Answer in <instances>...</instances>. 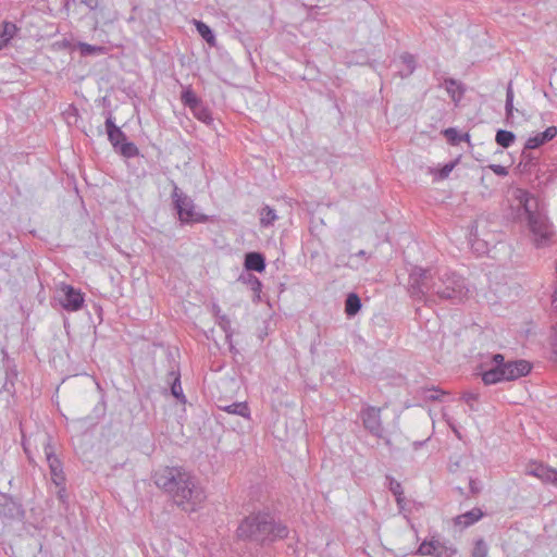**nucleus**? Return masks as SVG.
I'll use <instances>...</instances> for the list:
<instances>
[{
  "label": "nucleus",
  "mask_w": 557,
  "mask_h": 557,
  "mask_svg": "<svg viewBox=\"0 0 557 557\" xmlns=\"http://www.w3.org/2000/svg\"><path fill=\"white\" fill-rule=\"evenodd\" d=\"M506 116L509 119L513 115V89H512V82L508 83L507 90H506Z\"/></svg>",
  "instance_id": "nucleus-30"
},
{
  "label": "nucleus",
  "mask_w": 557,
  "mask_h": 557,
  "mask_svg": "<svg viewBox=\"0 0 557 557\" xmlns=\"http://www.w3.org/2000/svg\"><path fill=\"white\" fill-rule=\"evenodd\" d=\"M387 480L389 482L388 483L389 491L393 493L394 496H399L400 494H404V490H403L400 482L396 481L392 476H387Z\"/></svg>",
  "instance_id": "nucleus-34"
},
{
  "label": "nucleus",
  "mask_w": 557,
  "mask_h": 557,
  "mask_svg": "<svg viewBox=\"0 0 557 557\" xmlns=\"http://www.w3.org/2000/svg\"><path fill=\"white\" fill-rule=\"evenodd\" d=\"M422 444H423V442H414L413 443V448L418 449Z\"/></svg>",
  "instance_id": "nucleus-46"
},
{
  "label": "nucleus",
  "mask_w": 557,
  "mask_h": 557,
  "mask_svg": "<svg viewBox=\"0 0 557 557\" xmlns=\"http://www.w3.org/2000/svg\"><path fill=\"white\" fill-rule=\"evenodd\" d=\"M194 24L196 26L197 32L199 35L207 41V44L211 47L216 46V39L212 32V29L203 22L201 21H194Z\"/></svg>",
  "instance_id": "nucleus-19"
},
{
  "label": "nucleus",
  "mask_w": 557,
  "mask_h": 557,
  "mask_svg": "<svg viewBox=\"0 0 557 557\" xmlns=\"http://www.w3.org/2000/svg\"><path fill=\"white\" fill-rule=\"evenodd\" d=\"M440 86L445 88V90L450 96L455 104H458L461 101L466 91V88L462 85V83L454 78H445L443 84H441Z\"/></svg>",
  "instance_id": "nucleus-14"
},
{
  "label": "nucleus",
  "mask_w": 557,
  "mask_h": 557,
  "mask_svg": "<svg viewBox=\"0 0 557 557\" xmlns=\"http://www.w3.org/2000/svg\"><path fill=\"white\" fill-rule=\"evenodd\" d=\"M403 64L406 66L405 76H408L413 73L416 67L414 57L410 53H403L400 57Z\"/></svg>",
  "instance_id": "nucleus-31"
},
{
  "label": "nucleus",
  "mask_w": 557,
  "mask_h": 557,
  "mask_svg": "<svg viewBox=\"0 0 557 557\" xmlns=\"http://www.w3.org/2000/svg\"><path fill=\"white\" fill-rule=\"evenodd\" d=\"M470 491L472 494H476L480 491V486L478 485V482L475 480H470L469 482Z\"/></svg>",
  "instance_id": "nucleus-41"
},
{
  "label": "nucleus",
  "mask_w": 557,
  "mask_h": 557,
  "mask_svg": "<svg viewBox=\"0 0 557 557\" xmlns=\"http://www.w3.org/2000/svg\"><path fill=\"white\" fill-rule=\"evenodd\" d=\"M490 168L496 175L506 176L508 174V171L504 165L492 164Z\"/></svg>",
  "instance_id": "nucleus-39"
},
{
  "label": "nucleus",
  "mask_w": 557,
  "mask_h": 557,
  "mask_svg": "<svg viewBox=\"0 0 557 557\" xmlns=\"http://www.w3.org/2000/svg\"><path fill=\"white\" fill-rule=\"evenodd\" d=\"M173 186L172 198L181 222H207V215L196 212L194 201L188 196L184 195L176 184L173 183Z\"/></svg>",
  "instance_id": "nucleus-6"
},
{
  "label": "nucleus",
  "mask_w": 557,
  "mask_h": 557,
  "mask_svg": "<svg viewBox=\"0 0 557 557\" xmlns=\"http://www.w3.org/2000/svg\"><path fill=\"white\" fill-rule=\"evenodd\" d=\"M516 136L510 131L499 129L496 133L495 140L496 143L503 147L508 148L515 143Z\"/></svg>",
  "instance_id": "nucleus-24"
},
{
  "label": "nucleus",
  "mask_w": 557,
  "mask_h": 557,
  "mask_svg": "<svg viewBox=\"0 0 557 557\" xmlns=\"http://www.w3.org/2000/svg\"><path fill=\"white\" fill-rule=\"evenodd\" d=\"M45 455L50 469L52 482L57 486H62L65 481L62 463L59 460V458L54 455L53 448L49 441L45 444Z\"/></svg>",
  "instance_id": "nucleus-9"
},
{
  "label": "nucleus",
  "mask_w": 557,
  "mask_h": 557,
  "mask_svg": "<svg viewBox=\"0 0 557 557\" xmlns=\"http://www.w3.org/2000/svg\"><path fill=\"white\" fill-rule=\"evenodd\" d=\"M106 128L108 138L115 150L126 158H134L138 156L139 150L135 144L126 140V135L114 124L113 117L110 114L106 120Z\"/></svg>",
  "instance_id": "nucleus-7"
},
{
  "label": "nucleus",
  "mask_w": 557,
  "mask_h": 557,
  "mask_svg": "<svg viewBox=\"0 0 557 557\" xmlns=\"http://www.w3.org/2000/svg\"><path fill=\"white\" fill-rule=\"evenodd\" d=\"M64 493H65V488H64V487H62V488L59 491V493H58V494H59V498H60L61 500H63V498H64Z\"/></svg>",
  "instance_id": "nucleus-44"
},
{
  "label": "nucleus",
  "mask_w": 557,
  "mask_h": 557,
  "mask_svg": "<svg viewBox=\"0 0 557 557\" xmlns=\"http://www.w3.org/2000/svg\"><path fill=\"white\" fill-rule=\"evenodd\" d=\"M81 52L85 55L102 52V47L91 46L89 44H79Z\"/></svg>",
  "instance_id": "nucleus-35"
},
{
  "label": "nucleus",
  "mask_w": 557,
  "mask_h": 557,
  "mask_svg": "<svg viewBox=\"0 0 557 557\" xmlns=\"http://www.w3.org/2000/svg\"><path fill=\"white\" fill-rule=\"evenodd\" d=\"M445 392L436 387H421L417 391V396L425 401L440 400L441 396H443Z\"/></svg>",
  "instance_id": "nucleus-20"
},
{
  "label": "nucleus",
  "mask_w": 557,
  "mask_h": 557,
  "mask_svg": "<svg viewBox=\"0 0 557 557\" xmlns=\"http://www.w3.org/2000/svg\"><path fill=\"white\" fill-rule=\"evenodd\" d=\"M483 516V511L480 508L475 507L465 513L457 516L454 519V522L456 525L468 528L478 522Z\"/></svg>",
  "instance_id": "nucleus-16"
},
{
  "label": "nucleus",
  "mask_w": 557,
  "mask_h": 557,
  "mask_svg": "<svg viewBox=\"0 0 557 557\" xmlns=\"http://www.w3.org/2000/svg\"><path fill=\"white\" fill-rule=\"evenodd\" d=\"M227 413L249 418L250 410L246 403H234L224 407H221Z\"/></svg>",
  "instance_id": "nucleus-21"
},
{
  "label": "nucleus",
  "mask_w": 557,
  "mask_h": 557,
  "mask_svg": "<svg viewBox=\"0 0 557 557\" xmlns=\"http://www.w3.org/2000/svg\"><path fill=\"white\" fill-rule=\"evenodd\" d=\"M62 292L63 298L60 299V304L66 311H77L83 307L84 295L79 289L64 285Z\"/></svg>",
  "instance_id": "nucleus-10"
},
{
  "label": "nucleus",
  "mask_w": 557,
  "mask_h": 557,
  "mask_svg": "<svg viewBox=\"0 0 557 557\" xmlns=\"http://www.w3.org/2000/svg\"><path fill=\"white\" fill-rule=\"evenodd\" d=\"M23 515L21 505L11 496L0 493V517L16 518Z\"/></svg>",
  "instance_id": "nucleus-13"
},
{
  "label": "nucleus",
  "mask_w": 557,
  "mask_h": 557,
  "mask_svg": "<svg viewBox=\"0 0 557 557\" xmlns=\"http://www.w3.org/2000/svg\"><path fill=\"white\" fill-rule=\"evenodd\" d=\"M216 324L224 331L226 339L231 341L233 336L231 319L223 313L216 318Z\"/></svg>",
  "instance_id": "nucleus-29"
},
{
  "label": "nucleus",
  "mask_w": 557,
  "mask_h": 557,
  "mask_svg": "<svg viewBox=\"0 0 557 557\" xmlns=\"http://www.w3.org/2000/svg\"><path fill=\"white\" fill-rule=\"evenodd\" d=\"M363 428L373 436L382 438L384 428L381 419V408L366 406L360 411Z\"/></svg>",
  "instance_id": "nucleus-8"
},
{
  "label": "nucleus",
  "mask_w": 557,
  "mask_h": 557,
  "mask_svg": "<svg viewBox=\"0 0 557 557\" xmlns=\"http://www.w3.org/2000/svg\"><path fill=\"white\" fill-rule=\"evenodd\" d=\"M532 367L527 360H513L492 367L482 373V381L485 385L496 384L503 381H515L527 375Z\"/></svg>",
  "instance_id": "nucleus-5"
},
{
  "label": "nucleus",
  "mask_w": 557,
  "mask_h": 557,
  "mask_svg": "<svg viewBox=\"0 0 557 557\" xmlns=\"http://www.w3.org/2000/svg\"><path fill=\"white\" fill-rule=\"evenodd\" d=\"M557 136V127L549 126L544 132L537 133L534 136L528 138L524 149L522 151L523 158H527L525 150L536 149L544 144L553 140Z\"/></svg>",
  "instance_id": "nucleus-11"
},
{
  "label": "nucleus",
  "mask_w": 557,
  "mask_h": 557,
  "mask_svg": "<svg viewBox=\"0 0 557 557\" xmlns=\"http://www.w3.org/2000/svg\"><path fill=\"white\" fill-rule=\"evenodd\" d=\"M16 26L10 22H3L0 33V50L8 45L16 33Z\"/></svg>",
  "instance_id": "nucleus-22"
},
{
  "label": "nucleus",
  "mask_w": 557,
  "mask_h": 557,
  "mask_svg": "<svg viewBox=\"0 0 557 557\" xmlns=\"http://www.w3.org/2000/svg\"><path fill=\"white\" fill-rule=\"evenodd\" d=\"M417 553L421 556L444 557L446 549L440 541L431 540L421 543Z\"/></svg>",
  "instance_id": "nucleus-15"
},
{
  "label": "nucleus",
  "mask_w": 557,
  "mask_h": 557,
  "mask_svg": "<svg viewBox=\"0 0 557 557\" xmlns=\"http://www.w3.org/2000/svg\"><path fill=\"white\" fill-rule=\"evenodd\" d=\"M396 498V503H397V506L399 507V509H404L405 507V496L404 494H400L399 496H395Z\"/></svg>",
  "instance_id": "nucleus-43"
},
{
  "label": "nucleus",
  "mask_w": 557,
  "mask_h": 557,
  "mask_svg": "<svg viewBox=\"0 0 557 557\" xmlns=\"http://www.w3.org/2000/svg\"><path fill=\"white\" fill-rule=\"evenodd\" d=\"M408 294L426 306L443 301L461 304L469 298L466 278L457 272L438 267H413L408 275Z\"/></svg>",
  "instance_id": "nucleus-1"
},
{
  "label": "nucleus",
  "mask_w": 557,
  "mask_h": 557,
  "mask_svg": "<svg viewBox=\"0 0 557 557\" xmlns=\"http://www.w3.org/2000/svg\"><path fill=\"white\" fill-rule=\"evenodd\" d=\"M472 248L479 253H484L487 251L486 244L480 239H474L471 244Z\"/></svg>",
  "instance_id": "nucleus-37"
},
{
  "label": "nucleus",
  "mask_w": 557,
  "mask_h": 557,
  "mask_svg": "<svg viewBox=\"0 0 557 557\" xmlns=\"http://www.w3.org/2000/svg\"><path fill=\"white\" fill-rule=\"evenodd\" d=\"M153 481L185 512L198 511L207 495L199 481L181 467H163L153 474Z\"/></svg>",
  "instance_id": "nucleus-2"
},
{
  "label": "nucleus",
  "mask_w": 557,
  "mask_h": 557,
  "mask_svg": "<svg viewBox=\"0 0 557 557\" xmlns=\"http://www.w3.org/2000/svg\"><path fill=\"white\" fill-rule=\"evenodd\" d=\"M488 547L483 539L475 541L472 557H487Z\"/></svg>",
  "instance_id": "nucleus-32"
},
{
  "label": "nucleus",
  "mask_w": 557,
  "mask_h": 557,
  "mask_svg": "<svg viewBox=\"0 0 557 557\" xmlns=\"http://www.w3.org/2000/svg\"><path fill=\"white\" fill-rule=\"evenodd\" d=\"M527 473L533 475L545 483H552L557 486V470L544 466L543 463H534L531 466Z\"/></svg>",
  "instance_id": "nucleus-12"
},
{
  "label": "nucleus",
  "mask_w": 557,
  "mask_h": 557,
  "mask_svg": "<svg viewBox=\"0 0 557 557\" xmlns=\"http://www.w3.org/2000/svg\"><path fill=\"white\" fill-rule=\"evenodd\" d=\"M247 283L250 286L251 290L256 294V296L259 297L262 288L261 281L255 275L249 274Z\"/></svg>",
  "instance_id": "nucleus-33"
},
{
  "label": "nucleus",
  "mask_w": 557,
  "mask_h": 557,
  "mask_svg": "<svg viewBox=\"0 0 557 557\" xmlns=\"http://www.w3.org/2000/svg\"><path fill=\"white\" fill-rule=\"evenodd\" d=\"M462 399L466 404L472 407L473 403L478 400V394L473 392H465L462 395Z\"/></svg>",
  "instance_id": "nucleus-38"
},
{
  "label": "nucleus",
  "mask_w": 557,
  "mask_h": 557,
  "mask_svg": "<svg viewBox=\"0 0 557 557\" xmlns=\"http://www.w3.org/2000/svg\"><path fill=\"white\" fill-rule=\"evenodd\" d=\"M242 541L264 546L288 535V528L268 511L252 512L245 517L236 530Z\"/></svg>",
  "instance_id": "nucleus-3"
},
{
  "label": "nucleus",
  "mask_w": 557,
  "mask_h": 557,
  "mask_svg": "<svg viewBox=\"0 0 557 557\" xmlns=\"http://www.w3.org/2000/svg\"><path fill=\"white\" fill-rule=\"evenodd\" d=\"M361 308V301L356 294H349L345 302V311L348 315H355Z\"/></svg>",
  "instance_id": "nucleus-27"
},
{
  "label": "nucleus",
  "mask_w": 557,
  "mask_h": 557,
  "mask_svg": "<svg viewBox=\"0 0 557 557\" xmlns=\"http://www.w3.org/2000/svg\"><path fill=\"white\" fill-rule=\"evenodd\" d=\"M190 110L197 120L206 124H210L213 120L211 112L203 106L201 101L198 103V106L193 107Z\"/></svg>",
  "instance_id": "nucleus-23"
},
{
  "label": "nucleus",
  "mask_w": 557,
  "mask_h": 557,
  "mask_svg": "<svg viewBox=\"0 0 557 557\" xmlns=\"http://www.w3.org/2000/svg\"><path fill=\"white\" fill-rule=\"evenodd\" d=\"M515 198L524 210L536 246L544 245L552 235V226L543 209L540 208L537 199L523 189H517Z\"/></svg>",
  "instance_id": "nucleus-4"
},
{
  "label": "nucleus",
  "mask_w": 557,
  "mask_h": 557,
  "mask_svg": "<svg viewBox=\"0 0 557 557\" xmlns=\"http://www.w3.org/2000/svg\"><path fill=\"white\" fill-rule=\"evenodd\" d=\"M492 362L493 367H498L506 363L505 357L502 354H495L492 358Z\"/></svg>",
  "instance_id": "nucleus-40"
},
{
  "label": "nucleus",
  "mask_w": 557,
  "mask_h": 557,
  "mask_svg": "<svg viewBox=\"0 0 557 557\" xmlns=\"http://www.w3.org/2000/svg\"><path fill=\"white\" fill-rule=\"evenodd\" d=\"M181 100L184 106L188 107L189 109L198 106V103L201 101L190 88H187L182 92Z\"/></svg>",
  "instance_id": "nucleus-28"
},
{
  "label": "nucleus",
  "mask_w": 557,
  "mask_h": 557,
  "mask_svg": "<svg viewBox=\"0 0 557 557\" xmlns=\"http://www.w3.org/2000/svg\"><path fill=\"white\" fill-rule=\"evenodd\" d=\"M170 377L173 380L171 383V394L182 404L186 403L185 395L181 385V374L178 371H171Z\"/></svg>",
  "instance_id": "nucleus-18"
},
{
  "label": "nucleus",
  "mask_w": 557,
  "mask_h": 557,
  "mask_svg": "<svg viewBox=\"0 0 557 557\" xmlns=\"http://www.w3.org/2000/svg\"><path fill=\"white\" fill-rule=\"evenodd\" d=\"M211 311L214 314L215 319L223 314L222 311H221V308H220V306L218 304H212Z\"/></svg>",
  "instance_id": "nucleus-42"
},
{
  "label": "nucleus",
  "mask_w": 557,
  "mask_h": 557,
  "mask_svg": "<svg viewBox=\"0 0 557 557\" xmlns=\"http://www.w3.org/2000/svg\"><path fill=\"white\" fill-rule=\"evenodd\" d=\"M367 252L364 250H359L356 256L358 257H366Z\"/></svg>",
  "instance_id": "nucleus-45"
},
{
  "label": "nucleus",
  "mask_w": 557,
  "mask_h": 557,
  "mask_svg": "<svg viewBox=\"0 0 557 557\" xmlns=\"http://www.w3.org/2000/svg\"><path fill=\"white\" fill-rule=\"evenodd\" d=\"M455 164L454 163H447L445 164L438 172V178L444 180L448 177L450 172L453 171Z\"/></svg>",
  "instance_id": "nucleus-36"
},
{
  "label": "nucleus",
  "mask_w": 557,
  "mask_h": 557,
  "mask_svg": "<svg viewBox=\"0 0 557 557\" xmlns=\"http://www.w3.org/2000/svg\"><path fill=\"white\" fill-rule=\"evenodd\" d=\"M245 267L250 271L262 272L265 269V259L259 252H248L245 256Z\"/></svg>",
  "instance_id": "nucleus-17"
},
{
  "label": "nucleus",
  "mask_w": 557,
  "mask_h": 557,
  "mask_svg": "<svg viewBox=\"0 0 557 557\" xmlns=\"http://www.w3.org/2000/svg\"><path fill=\"white\" fill-rule=\"evenodd\" d=\"M277 220L275 210L265 206L260 211V223L262 226H270Z\"/></svg>",
  "instance_id": "nucleus-26"
},
{
  "label": "nucleus",
  "mask_w": 557,
  "mask_h": 557,
  "mask_svg": "<svg viewBox=\"0 0 557 557\" xmlns=\"http://www.w3.org/2000/svg\"><path fill=\"white\" fill-rule=\"evenodd\" d=\"M444 136L447 138L448 143L451 145H457L461 141H469V134H459L456 128L449 127L444 131Z\"/></svg>",
  "instance_id": "nucleus-25"
}]
</instances>
